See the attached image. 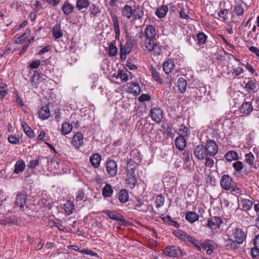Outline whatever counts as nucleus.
I'll return each instance as SVG.
<instances>
[{
    "mask_svg": "<svg viewBox=\"0 0 259 259\" xmlns=\"http://www.w3.org/2000/svg\"><path fill=\"white\" fill-rule=\"evenodd\" d=\"M111 17L113 22L114 30L115 33V37L116 38H119L120 36V29L118 18L115 14H111Z\"/></svg>",
    "mask_w": 259,
    "mask_h": 259,
    "instance_id": "obj_19",
    "label": "nucleus"
},
{
    "mask_svg": "<svg viewBox=\"0 0 259 259\" xmlns=\"http://www.w3.org/2000/svg\"><path fill=\"white\" fill-rule=\"evenodd\" d=\"M164 252L169 256L177 257L181 254V249L177 246H167L164 248Z\"/></svg>",
    "mask_w": 259,
    "mask_h": 259,
    "instance_id": "obj_6",
    "label": "nucleus"
},
{
    "mask_svg": "<svg viewBox=\"0 0 259 259\" xmlns=\"http://www.w3.org/2000/svg\"><path fill=\"white\" fill-rule=\"evenodd\" d=\"M249 50L254 53L257 57H259V49L254 46H250L248 48Z\"/></svg>",
    "mask_w": 259,
    "mask_h": 259,
    "instance_id": "obj_64",
    "label": "nucleus"
},
{
    "mask_svg": "<svg viewBox=\"0 0 259 259\" xmlns=\"http://www.w3.org/2000/svg\"><path fill=\"white\" fill-rule=\"evenodd\" d=\"M52 34L53 37L56 39H58L62 37L63 31L61 29L60 25L57 24L52 29Z\"/></svg>",
    "mask_w": 259,
    "mask_h": 259,
    "instance_id": "obj_27",
    "label": "nucleus"
},
{
    "mask_svg": "<svg viewBox=\"0 0 259 259\" xmlns=\"http://www.w3.org/2000/svg\"><path fill=\"white\" fill-rule=\"evenodd\" d=\"M175 67L174 60L172 59H168L163 63V69L166 74H168L172 72Z\"/></svg>",
    "mask_w": 259,
    "mask_h": 259,
    "instance_id": "obj_16",
    "label": "nucleus"
},
{
    "mask_svg": "<svg viewBox=\"0 0 259 259\" xmlns=\"http://www.w3.org/2000/svg\"><path fill=\"white\" fill-rule=\"evenodd\" d=\"M131 47L128 43L120 46V59L122 61L126 59V55L130 53Z\"/></svg>",
    "mask_w": 259,
    "mask_h": 259,
    "instance_id": "obj_17",
    "label": "nucleus"
},
{
    "mask_svg": "<svg viewBox=\"0 0 259 259\" xmlns=\"http://www.w3.org/2000/svg\"><path fill=\"white\" fill-rule=\"evenodd\" d=\"M15 99V102L17 104H18L20 107L24 106V104L18 94H16Z\"/></svg>",
    "mask_w": 259,
    "mask_h": 259,
    "instance_id": "obj_63",
    "label": "nucleus"
},
{
    "mask_svg": "<svg viewBox=\"0 0 259 259\" xmlns=\"http://www.w3.org/2000/svg\"><path fill=\"white\" fill-rule=\"evenodd\" d=\"M150 115L153 121L159 123L163 118V113L160 108L154 107L151 109Z\"/></svg>",
    "mask_w": 259,
    "mask_h": 259,
    "instance_id": "obj_7",
    "label": "nucleus"
},
{
    "mask_svg": "<svg viewBox=\"0 0 259 259\" xmlns=\"http://www.w3.org/2000/svg\"><path fill=\"white\" fill-rule=\"evenodd\" d=\"M32 7L35 11V13L33 15V20L36 18V13L40 11L42 9V5L40 2L38 1H35L32 5Z\"/></svg>",
    "mask_w": 259,
    "mask_h": 259,
    "instance_id": "obj_42",
    "label": "nucleus"
},
{
    "mask_svg": "<svg viewBox=\"0 0 259 259\" xmlns=\"http://www.w3.org/2000/svg\"><path fill=\"white\" fill-rule=\"evenodd\" d=\"M27 196L25 194L18 192L17 194L14 204V209L16 211H22L26 203Z\"/></svg>",
    "mask_w": 259,
    "mask_h": 259,
    "instance_id": "obj_3",
    "label": "nucleus"
},
{
    "mask_svg": "<svg viewBox=\"0 0 259 259\" xmlns=\"http://www.w3.org/2000/svg\"><path fill=\"white\" fill-rule=\"evenodd\" d=\"M205 149L207 154L211 156L215 155L218 151V145L213 140L207 141Z\"/></svg>",
    "mask_w": 259,
    "mask_h": 259,
    "instance_id": "obj_8",
    "label": "nucleus"
},
{
    "mask_svg": "<svg viewBox=\"0 0 259 259\" xmlns=\"http://www.w3.org/2000/svg\"><path fill=\"white\" fill-rule=\"evenodd\" d=\"M150 72L151 73L152 78L157 83L159 84H162L163 82V79L161 77L160 73L158 72L157 71L153 68H152L151 69Z\"/></svg>",
    "mask_w": 259,
    "mask_h": 259,
    "instance_id": "obj_32",
    "label": "nucleus"
},
{
    "mask_svg": "<svg viewBox=\"0 0 259 259\" xmlns=\"http://www.w3.org/2000/svg\"><path fill=\"white\" fill-rule=\"evenodd\" d=\"M84 197V193L82 191H78L75 194V200L77 201H81Z\"/></svg>",
    "mask_w": 259,
    "mask_h": 259,
    "instance_id": "obj_60",
    "label": "nucleus"
},
{
    "mask_svg": "<svg viewBox=\"0 0 259 259\" xmlns=\"http://www.w3.org/2000/svg\"><path fill=\"white\" fill-rule=\"evenodd\" d=\"M64 207L65 213L67 215H69L73 212V210L74 209V204L72 201L68 200L66 203L64 204Z\"/></svg>",
    "mask_w": 259,
    "mask_h": 259,
    "instance_id": "obj_34",
    "label": "nucleus"
},
{
    "mask_svg": "<svg viewBox=\"0 0 259 259\" xmlns=\"http://www.w3.org/2000/svg\"><path fill=\"white\" fill-rule=\"evenodd\" d=\"M73 5L68 1L65 2L62 6V11L65 15H69L72 13L74 10Z\"/></svg>",
    "mask_w": 259,
    "mask_h": 259,
    "instance_id": "obj_21",
    "label": "nucleus"
},
{
    "mask_svg": "<svg viewBox=\"0 0 259 259\" xmlns=\"http://www.w3.org/2000/svg\"><path fill=\"white\" fill-rule=\"evenodd\" d=\"M233 166L238 172H240L243 168L242 163H233Z\"/></svg>",
    "mask_w": 259,
    "mask_h": 259,
    "instance_id": "obj_61",
    "label": "nucleus"
},
{
    "mask_svg": "<svg viewBox=\"0 0 259 259\" xmlns=\"http://www.w3.org/2000/svg\"><path fill=\"white\" fill-rule=\"evenodd\" d=\"M103 212L108 215V217L112 220H118L121 222H125V220L123 217L119 213H117L115 211H110L109 210H105L103 211Z\"/></svg>",
    "mask_w": 259,
    "mask_h": 259,
    "instance_id": "obj_14",
    "label": "nucleus"
},
{
    "mask_svg": "<svg viewBox=\"0 0 259 259\" xmlns=\"http://www.w3.org/2000/svg\"><path fill=\"white\" fill-rule=\"evenodd\" d=\"M80 252L83 254H89L92 256H98L97 253L93 252L91 250L82 249Z\"/></svg>",
    "mask_w": 259,
    "mask_h": 259,
    "instance_id": "obj_58",
    "label": "nucleus"
},
{
    "mask_svg": "<svg viewBox=\"0 0 259 259\" xmlns=\"http://www.w3.org/2000/svg\"><path fill=\"white\" fill-rule=\"evenodd\" d=\"M253 110V106L249 102H245L241 105L240 110L244 115H249Z\"/></svg>",
    "mask_w": 259,
    "mask_h": 259,
    "instance_id": "obj_18",
    "label": "nucleus"
},
{
    "mask_svg": "<svg viewBox=\"0 0 259 259\" xmlns=\"http://www.w3.org/2000/svg\"><path fill=\"white\" fill-rule=\"evenodd\" d=\"M117 48L113 44L110 43L109 46V55L113 57L117 54Z\"/></svg>",
    "mask_w": 259,
    "mask_h": 259,
    "instance_id": "obj_47",
    "label": "nucleus"
},
{
    "mask_svg": "<svg viewBox=\"0 0 259 259\" xmlns=\"http://www.w3.org/2000/svg\"><path fill=\"white\" fill-rule=\"evenodd\" d=\"M106 170L111 177H114L117 171V163H106Z\"/></svg>",
    "mask_w": 259,
    "mask_h": 259,
    "instance_id": "obj_23",
    "label": "nucleus"
},
{
    "mask_svg": "<svg viewBox=\"0 0 259 259\" xmlns=\"http://www.w3.org/2000/svg\"><path fill=\"white\" fill-rule=\"evenodd\" d=\"M187 82L186 80L183 78H180L178 80V87L179 90L181 93H184L187 88Z\"/></svg>",
    "mask_w": 259,
    "mask_h": 259,
    "instance_id": "obj_38",
    "label": "nucleus"
},
{
    "mask_svg": "<svg viewBox=\"0 0 259 259\" xmlns=\"http://www.w3.org/2000/svg\"><path fill=\"white\" fill-rule=\"evenodd\" d=\"M201 251L202 249L203 250H206V253L207 254H210L212 253L213 250V245L211 243V241L209 239H205L204 241H201Z\"/></svg>",
    "mask_w": 259,
    "mask_h": 259,
    "instance_id": "obj_11",
    "label": "nucleus"
},
{
    "mask_svg": "<svg viewBox=\"0 0 259 259\" xmlns=\"http://www.w3.org/2000/svg\"><path fill=\"white\" fill-rule=\"evenodd\" d=\"M131 73L126 69L124 70H119L117 72V78H119L121 80L126 81L128 80V74Z\"/></svg>",
    "mask_w": 259,
    "mask_h": 259,
    "instance_id": "obj_31",
    "label": "nucleus"
},
{
    "mask_svg": "<svg viewBox=\"0 0 259 259\" xmlns=\"http://www.w3.org/2000/svg\"><path fill=\"white\" fill-rule=\"evenodd\" d=\"M8 93L7 86H0V99H4Z\"/></svg>",
    "mask_w": 259,
    "mask_h": 259,
    "instance_id": "obj_52",
    "label": "nucleus"
},
{
    "mask_svg": "<svg viewBox=\"0 0 259 259\" xmlns=\"http://www.w3.org/2000/svg\"><path fill=\"white\" fill-rule=\"evenodd\" d=\"M101 156L98 153L93 154L90 157V162H100Z\"/></svg>",
    "mask_w": 259,
    "mask_h": 259,
    "instance_id": "obj_49",
    "label": "nucleus"
},
{
    "mask_svg": "<svg viewBox=\"0 0 259 259\" xmlns=\"http://www.w3.org/2000/svg\"><path fill=\"white\" fill-rule=\"evenodd\" d=\"M151 98L148 94H142L139 98V101L141 102L149 101Z\"/></svg>",
    "mask_w": 259,
    "mask_h": 259,
    "instance_id": "obj_59",
    "label": "nucleus"
},
{
    "mask_svg": "<svg viewBox=\"0 0 259 259\" xmlns=\"http://www.w3.org/2000/svg\"><path fill=\"white\" fill-rule=\"evenodd\" d=\"M119 200L121 203H125L128 200V193L127 190L123 189L119 191L118 194Z\"/></svg>",
    "mask_w": 259,
    "mask_h": 259,
    "instance_id": "obj_39",
    "label": "nucleus"
},
{
    "mask_svg": "<svg viewBox=\"0 0 259 259\" xmlns=\"http://www.w3.org/2000/svg\"><path fill=\"white\" fill-rule=\"evenodd\" d=\"M225 247L227 249L233 251H235L239 248L238 244L231 238L225 240Z\"/></svg>",
    "mask_w": 259,
    "mask_h": 259,
    "instance_id": "obj_15",
    "label": "nucleus"
},
{
    "mask_svg": "<svg viewBox=\"0 0 259 259\" xmlns=\"http://www.w3.org/2000/svg\"><path fill=\"white\" fill-rule=\"evenodd\" d=\"M126 184L131 188L135 187L137 183V179L135 175L127 176V178L126 180Z\"/></svg>",
    "mask_w": 259,
    "mask_h": 259,
    "instance_id": "obj_44",
    "label": "nucleus"
},
{
    "mask_svg": "<svg viewBox=\"0 0 259 259\" xmlns=\"http://www.w3.org/2000/svg\"><path fill=\"white\" fill-rule=\"evenodd\" d=\"M228 11L226 9L221 10L219 12L218 16L220 18L226 20L228 18Z\"/></svg>",
    "mask_w": 259,
    "mask_h": 259,
    "instance_id": "obj_55",
    "label": "nucleus"
},
{
    "mask_svg": "<svg viewBox=\"0 0 259 259\" xmlns=\"http://www.w3.org/2000/svg\"><path fill=\"white\" fill-rule=\"evenodd\" d=\"M121 15L127 19H130L133 17L135 19L139 20L144 16V11L139 7L133 9L131 6L126 5L121 9Z\"/></svg>",
    "mask_w": 259,
    "mask_h": 259,
    "instance_id": "obj_2",
    "label": "nucleus"
},
{
    "mask_svg": "<svg viewBox=\"0 0 259 259\" xmlns=\"http://www.w3.org/2000/svg\"><path fill=\"white\" fill-rule=\"evenodd\" d=\"M38 114L41 119L45 120L48 119L51 114L49 108L46 106H43L39 111Z\"/></svg>",
    "mask_w": 259,
    "mask_h": 259,
    "instance_id": "obj_24",
    "label": "nucleus"
},
{
    "mask_svg": "<svg viewBox=\"0 0 259 259\" xmlns=\"http://www.w3.org/2000/svg\"><path fill=\"white\" fill-rule=\"evenodd\" d=\"M92 8L91 11V14L96 16L100 12V10L98 7L96 6L95 5H92Z\"/></svg>",
    "mask_w": 259,
    "mask_h": 259,
    "instance_id": "obj_57",
    "label": "nucleus"
},
{
    "mask_svg": "<svg viewBox=\"0 0 259 259\" xmlns=\"http://www.w3.org/2000/svg\"><path fill=\"white\" fill-rule=\"evenodd\" d=\"M201 240L196 239L195 238L189 236L188 238L186 243H188L189 245H192L194 247L196 248L198 251H201Z\"/></svg>",
    "mask_w": 259,
    "mask_h": 259,
    "instance_id": "obj_20",
    "label": "nucleus"
},
{
    "mask_svg": "<svg viewBox=\"0 0 259 259\" xmlns=\"http://www.w3.org/2000/svg\"><path fill=\"white\" fill-rule=\"evenodd\" d=\"M164 198L162 195H158L155 200L156 207L159 208L163 205Z\"/></svg>",
    "mask_w": 259,
    "mask_h": 259,
    "instance_id": "obj_48",
    "label": "nucleus"
},
{
    "mask_svg": "<svg viewBox=\"0 0 259 259\" xmlns=\"http://www.w3.org/2000/svg\"><path fill=\"white\" fill-rule=\"evenodd\" d=\"M244 12V4L242 3H238L233 7L232 17L234 18L235 16H241L243 15Z\"/></svg>",
    "mask_w": 259,
    "mask_h": 259,
    "instance_id": "obj_13",
    "label": "nucleus"
},
{
    "mask_svg": "<svg viewBox=\"0 0 259 259\" xmlns=\"http://www.w3.org/2000/svg\"><path fill=\"white\" fill-rule=\"evenodd\" d=\"M73 129L72 124L69 122H65L62 124L61 133L63 135H66L70 133Z\"/></svg>",
    "mask_w": 259,
    "mask_h": 259,
    "instance_id": "obj_30",
    "label": "nucleus"
},
{
    "mask_svg": "<svg viewBox=\"0 0 259 259\" xmlns=\"http://www.w3.org/2000/svg\"><path fill=\"white\" fill-rule=\"evenodd\" d=\"M156 34V29L153 26H147L144 30L145 39L142 47L144 51L153 52L154 56H159L162 52V46L159 42L154 41Z\"/></svg>",
    "mask_w": 259,
    "mask_h": 259,
    "instance_id": "obj_1",
    "label": "nucleus"
},
{
    "mask_svg": "<svg viewBox=\"0 0 259 259\" xmlns=\"http://www.w3.org/2000/svg\"><path fill=\"white\" fill-rule=\"evenodd\" d=\"M173 234L176 237L180 238L181 240H183L186 243L188 240V237H189V235L187 234L185 232L180 230H174L173 231Z\"/></svg>",
    "mask_w": 259,
    "mask_h": 259,
    "instance_id": "obj_29",
    "label": "nucleus"
},
{
    "mask_svg": "<svg viewBox=\"0 0 259 259\" xmlns=\"http://www.w3.org/2000/svg\"><path fill=\"white\" fill-rule=\"evenodd\" d=\"M251 254L253 259H259V249L254 247L251 249Z\"/></svg>",
    "mask_w": 259,
    "mask_h": 259,
    "instance_id": "obj_54",
    "label": "nucleus"
},
{
    "mask_svg": "<svg viewBox=\"0 0 259 259\" xmlns=\"http://www.w3.org/2000/svg\"><path fill=\"white\" fill-rule=\"evenodd\" d=\"M39 78V74L38 72L36 71L34 72L33 75L32 77V78L30 79V82L33 86H36L37 82L35 81V80L37 81Z\"/></svg>",
    "mask_w": 259,
    "mask_h": 259,
    "instance_id": "obj_51",
    "label": "nucleus"
},
{
    "mask_svg": "<svg viewBox=\"0 0 259 259\" xmlns=\"http://www.w3.org/2000/svg\"><path fill=\"white\" fill-rule=\"evenodd\" d=\"M199 218V215L193 211H188L185 215V219L190 223L196 222Z\"/></svg>",
    "mask_w": 259,
    "mask_h": 259,
    "instance_id": "obj_28",
    "label": "nucleus"
},
{
    "mask_svg": "<svg viewBox=\"0 0 259 259\" xmlns=\"http://www.w3.org/2000/svg\"><path fill=\"white\" fill-rule=\"evenodd\" d=\"M244 71L243 69L241 67H238L235 68H233V73L235 76H238L242 74Z\"/></svg>",
    "mask_w": 259,
    "mask_h": 259,
    "instance_id": "obj_62",
    "label": "nucleus"
},
{
    "mask_svg": "<svg viewBox=\"0 0 259 259\" xmlns=\"http://www.w3.org/2000/svg\"><path fill=\"white\" fill-rule=\"evenodd\" d=\"M225 159L228 162H232V161H236L239 159L238 153L234 151H229L225 155Z\"/></svg>",
    "mask_w": 259,
    "mask_h": 259,
    "instance_id": "obj_26",
    "label": "nucleus"
},
{
    "mask_svg": "<svg viewBox=\"0 0 259 259\" xmlns=\"http://www.w3.org/2000/svg\"><path fill=\"white\" fill-rule=\"evenodd\" d=\"M197 37L198 43L199 45H201L205 43L207 37L204 33L200 32L197 34Z\"/></svg>",
    "mask_w": 259,
    "mask_h": 259,
    "instance_id": "obj_45",
    "label": "nucleus"
},
{
    "mask_svg": "<svg viewBox=\"0 0 259 259\" xmlns=\"http://www.w3.org/2000/svg\"><path fill=\"white\" fill-rule=\"evenodd\" d=\"M89 5V0H77L76 3V7L79 11L87 9Z\"/></svg>",
    "mask_w": 259,
    "mask_h": 259,
    "instance_id": "obj_36",
    "label": "nucleus"
},
{
    "mask_svg": "<svg viewBox=\"0 0 259 259\" xmlns=\"http://www.w3.org/2000/svg\"><path fill=\"white\" fill-rule=\"evenodd\" d=\"M136 166L135 163H126L127 176L135 175Z\"/></svg>",
    "mask_w": 259,
    "mask_h": 259,
    "instance_id": "obj_43",
    "label": "nucleus"
},
{
    "mask_svg": "<svg viewBox=\"0 0 259 259\" xmlns=\"http://www.w3.org/2000/svg\"><path fill=\"white\" fill-rule=\"evenodd\" d=\"M70 143L76 149H79L83 143V137L80 132L74 134L71 138Z\"/></svg>",
    "mask_w": 259,
    "mask_h": 259,
    "instance_id": "obj_5",
    "label": "nucleus"
},
{
    "mask_svg": "<svg viewBox=\"0 0 259 259\" xmlns=\"http://www.w3.org/2000/svg\"><path fill=\"white\" fill-rule=\"evenodd\" d=\"M40 65V61L39 60L33 61L29 65V67L31 69H37Z\"/></svg>",
    "mask_w": 259,
    "mask_h": 259,
    "instance_id": "obj_56",
    "label": "nucleus"
},
{
    "mask_svg": "<svg viewBox=\"0 0 259 259\" xmlns=\"http://www.w3.org/2000/svg\"><path fill=\"white\" fill-rule=\"evenodd\" d=\"M168 10L167 6L162 5L156 9L155 14L159 18H163L166 16Z\"/></svg>",
    "mask_w": 259,
    "mask_h": 259,
    "instance_id": "obj_22",
    "label": "nucleus"
},
{
    "mask_svg": "<svg viewBox=\"0 0 259 259\" xmlns=\"http://www.w3.org/2000/svg\"><path fill=\"white\" fill-rule=\"evenodd\" d=\"M223 221L219 217H213L206 220L205 225L208 228L213 230L220 228Z\"/></svg>",
    "mask_w": 259,
    "mask_h": 259,
    "instance_id": "obj_4",
    "label": "nucleus"
},
{
    "mask_svg": "<svg viewBox=\"0 0 259 259\" xmlns=\"http://www.w3.org/2000/svg\"><path fill=\"white\" fill-rule=\"evenodd\" d=\"M8 141L12 144H18L19 143V139L15 135H11L8 137Z\"/></svg>",
    "mask_w": 259,
    "mask_h": 259,
    "instance_id": "obj_50",
    "label": "nucleus"
},
{
    "mask_svg": "<svg viewBox=\"0 0 259 259\" xmlns=\"http://www.w3.org/2000/svg\"><path fill=\"white\" fill-rule=\"evenodd\" d=\"M113 192L111 186L106 184L102 190V195L104 197H111Z\"/></svg>",
    "mask_w": 259,
    "mask_h": 259,
    "instance_id": "obj_37",
    "label": "nucleus"
},
{
    "mask_svg": "<svg viewBox=\"0 0 259 259\" xmlns=\"http://www.w3.org/2000/svg\"><path fill=\"white\" fill-rule=\"evenodd\" d=\"M176 147L180 150H183L186 147V141L183 136L177 137L175 140Z\"/></svg>",
    "mask_w": 259,
    "mask_h": 259,
    "instance_id": "obj_25",
    "label": "nucleus"
},
{
    "mask_svg": "<svg viewBox=\"0 0 259 259\" xmlns=\"http://www.w3.org/2000/svg\"><path fill=\"white\" fill-rule=\"evenodd\" d=\"M130 92L134 95H138L140 93V85L136 82H132L130 86Z\"/></svg>",
    "mask_w": 259,
    "mask_h": 259,
    "instance_id": "obj_41",
    "label": "nucleus"
},
{
    "mask_svg": "<svg viewBox=\"0 0 259 259\" xmlns=\"http://www.w3.org/2000/svg\"><path fill=\"white\" fill-rule=\"evenodd\" d=\"M194 153L197 159L200 160L204 159L207 155L205 148L201 145H199L196 148Z\"/></svg>",
    "mask_w": 259,
    "mask_h": 259,
    "instance_id": "obj_12",
    "label": "nucleus"
},
{
    "mask_svg": "<svg viewBox=\"0 0 259 259\" xmlns=\"http://www.w3.org/2000/svg\"><path fill=\"white\" fill-rule=\"evenodd\" d=\"M233 236L235 241L238 244H242L246 239V235L244 232L241 229L239 228L235 229L233 232Z\"/></svg>",
    "mask_w": 259,
    "mask_h": 259,
    "instance_id": "obj_10",
    "label": "nucleus"
},
{
    "mask_svg": "<svg viewBox=\"0 0 259 259\" xmlns=\"http://www.w3.org/2000/svg\"><path fill=\"white\" fill-rule=\"evenodd\" d=\"M245 88L249 92H255L257 89L256 81L251 80L248 81L245 84Z\"/></svg>",
    "mask_w": 259,
    "mask_h": 259,
    "instance_id": "obj_40",
    "label": "nucleus"
},
{
    "mask_svg": "<svg viewBox=\"0 0 259 259\" xmlns=\"http://www.w3.org/2000/svg\"><path fill=\"white\" fill-rule=\"evenodd\" d=\"M25 167V163H16L14 172L16 174L22 172Z\"/></svg>",
    "mask_w": 259,
    "mask_h": 259,
    "instance_id": "obj_46",
    "label": "nucleus"
},
{
    "mask_svg": "<svg viewBox=\"0 0 259 259\" xmlns=\"http://www.w3.org/2000/svg\"><path fill=\"white\" fill-rule=\"evenodd\" d=\"M232 179L228 175H223L220 180V185L222 188L225 190H229L231 188Z\"/></svg>",
    "mask_w": 259,
    "mask_h": 259,
    "instance_id": "obj_9",
    "label": "nucleus"
},
{
    "mask_svg": "<svg viewBox=\"0 0 259 259\" xmlns=\"http://www.w3.org/2000/svg\"><path fill=\"white\" fill-rule=\"evenodd\" d=\"M240 201L242 205V209L245 211H248L252 208L253 203L250 200L247 199H242Z\"/></svg>",
    "mask_w": 259,
    "mask_h": 259,
    "instance_id": "obj_35",
    "label": "nucleus"
},
{
    "mask_svg": "<svg viewBox=\"0 0 259 259\" xmlns=\"http://www.w3.org/2000/svg\"><path fill=\"white\" fill-rule=\"evenodd\" d=\"M41 202L44 206H46L49 209H51L52 205V201L50 197H47L46 199H43Z\"/></svg>",
    "mask_w": 259,
    "mask_h": 259,
    "instance_id": "obj_53",
    "label": "nucleus"
},
{
    "mask_svg": "<svg viewBox=\"0 0 259 259\" xmlns=\"http://www.w3.org/2000/svg\"><path fill=\"white\" fill-rule=\"evenodd\" d=\"M21 126L25 134L29 138H33L34 136V132L30 128L25 121L21 122Z\"/></svg>",
    "mask_w": 259,
    "mask_h": 259,
    "instance_id": "obj_33",
    "label": "nucleus"
}]
</instances>
